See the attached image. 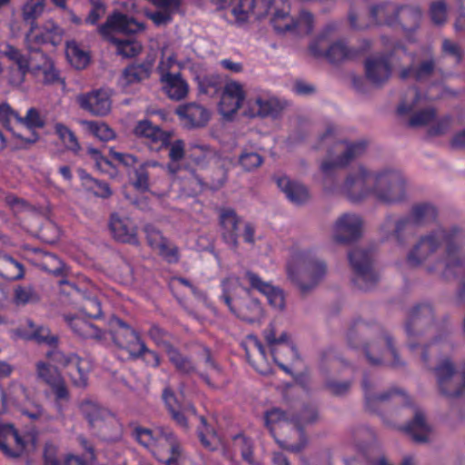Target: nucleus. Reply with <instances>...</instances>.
<instances>
[{
    "label": "nucleus",
    "instance_id": "nucleus-38",
    "mask_svg": "<svg viewBox=\"0 0 465 465\" xmlns=\"http://www.w3.org/2000/svg\"><path fill=\"white\" fill-rule=\"evenodd\" d=\"M248 350L247 357H253L256 363L255 369L262 374H269L272 372V364L269 357L266 355L265 350L262 342L255 336H249L247 339Z\"/></svg>",
    "mask_w": 465,
    "mask_h": 465
},
{
    "label": "nucleus",
    "instance_id": "nucleus-9",
    "mask_svg": "<svg viewBox=\"0 0 465 465\" xmlns=\"http://www.w3.org/2000/svg\"><path fill=\"white\" fill-rule=\"evenodd\" d=\"M437 211L430 203L417 204L412 208L410 217L401 218L394 221L392 217H388L381 226V233L384 239L391 237L399 243H403L402 232L412 223H419L433 220L436 217Z\"/></svg>",
    "mask_w": 465,
    "mask_h": 465
},
{
    "label": "nucleus",
    "instance_id": "nucleus-16",
    "mask_svg": "<svg viewBox=\"0 0 465 465\" xmlns=\"http://www.w3.org/2000/svg\"><path fill=\"white\" fill-rule=\"evenodd\" d=\"M47 357L52 362L67 368L68 375L75 386L87 385V375L91 370V362L87 359L79 358L74 354L65 355L60 351H52L47 353Z\"/></svg>",
    "mask_w": 465,
    "mask_h": 465
},
{
    "label": "nucleus",
    "instance_id": "nucleus-8",
    "mask_svg": "<svg viewBox=\"0 0 465 465\" xmlns=\"http://www.w3.org/2000/svg\"><path fill=\"white\" fill-rule=\"evenodd\" d=\"M433 98V95L422 96L417 89L411 88L402 97L398 106V113L401 115L410 116V126L419 127L429 124L435 119L436 112L431 106H427L426 103Z\"/></svg>",
    "mask_w": 465,
    "mask_h": 465
},
{
    "label": "nucleus",
    "instance_id": "nucleus-26",
    "mask_svg": "<svg viewBox=\"0 0 465 465\" xmlns=\"http://www.w3.org/2000/svg\"><path fill=\"white\" fill-rule=\"evenodd\" d=\"M134 134L138 137L144 138L151 149L156 151L169 145L171 138L170 133L153 125L148 120L139 121L134 129Z\"/></svg>",
    "mask_w": 465,
    "mask_h": 465
},
{
    "label": "nucleus",
    "instance_id": "nucleus-10",
    "mask_svg": "<svg viewBox=\"0 0 465 465\" xmlns=\"http://www.w3.org/2000/svg\"><path fill=\"white\" fill-rule=\"evenodd\" d=\"M366 146V143L362 140L353 143L340 141L334 143L333 148L329 153L330 159L322 162L321 165V170L326 176L324 186L327 190H332L327 187V177L331 174L332 171L347 166L354 158L365 152Z\"/></svg>",
    "mask_w": 465,
    "mask_h": 465
},
{
    "label": "nucleus",
    "instance_id": "nucleus-47",
    "mask_svg": "<svg viewBox=\"0 0 465 465\" xmlns=\"http://www.w3.org/2000/svg\"><path fill=\"white\" fill-rule=\"evenodd\" d=\"M23 265L12 257L4 255L0 257V276L10 281L19 280L24 277Z\"/></svg>",
    "mask_w": 465,
    "mask_h": 465
},
{
    "label": "nucleus",
    "instance_id": "nucleus-5",
    "mask_svg": "<svg viewBox=\"0 0 465 465\" xmlns=\"http://www.w3.org/2000/svg\"><path fill=\"white\" fill-rule=\"evenodd\" d=\"M248 285L267 297L268 302L276 310L282 311L285 306V299L282 290L268 282L262 281L256 273L247 271L242 276L230 275L222 282L223 299L228 307H232L235 300L248 295Z\"/></svg>",
    "mask_w": 465,
    "mask_h": 465
},
{
    "label": "nucleus",
    "instance_id": "nucleus-32",
    "mask_svg": "<svg viewBox=\"0 0 465 465\" xmlns=\"http://www.w3.org/2000/svg\"><path fill=\"white\" fill-rule=\"evenodd\" d=\"M163 398L173 419L179 425L186 428L187 419L191 416L196 417L194 408L190 403H182L169 389L164 390Z\"/></svg>",
    "mask_w": 465,
    "mask_h": 465
},
{
    "label": "nucleus",
    "instance_id": "nucleus-39",
    "mask_svg": "<svg viewBox=\"0 0 465 465\" xmlns=\"http://www.w3.org/2000/svg\"><path fill=\"white\" fill-rule=\"evenodd\" d=\"M220 223L223 227V238L232 244L236 245L239 234L241 220L231 208H223L220 210Z\"/></svg>",
    "mask_w": 465,
    "mask_h": 465
},
{
    "label": "nucleus",
    "instance_id": "nucleus-2",
    "mask_svg": "<svg viewBox=\"0 0 465 465\" xmlns=\"http://www.w3.org/2000/svg\"><path fill=\"white\" fill-rule=\"evenodd\" d=\"M273 9L272 23L278 32L299 28L302 32L312 30V16L308 12H302L298 20L289 15V5L284 0H234L231 14L238 25L247 23L251 18H262Z\"/></svg>",
    "mask_w": 465,
    "mask_h": 465
},
{
    "label": "nucleus",
    "instance_id": "nucleus-41",
    "mask_svg": "<svg viewBox=\"0 0 465 465\" xmlns=\"http://www.w3.org/2000/svg\"><path fill=\"white\" fill-rule=\"evenodd\" d=\"M41 64L33 65L31 74L35 77L43 76V81L45 84H60L64 86V81L59 76L58 71L55 69L51 58L43 53H40Z\"/></svg>",
    "mask_w": 465,
    "mask_h": 465
},
{
    "label": "nucleus",
    "instance_id": "nucleus-18",
    "mask_svg": "<svg viewBox=\"0 0 465 465\" xmlns=\"http://www.w3.org/2000/svg\"><path fill=\"white\" fill-rule=\"evenodd\" d=\"M80 409L89 423L95 428L106 433L107 430H113L116 439L120 434V424L114 414L104 408H102L97 402L86 400L84 401Z\"/></svg>",
    "mask_w": 465,
    "mask_h": 465
},
{
    "label": "nucleus",
    "instance_id": "nucleus-45",
    "mask_svg": "<svg viewBox=\"0 0 465 465\" xmlns=\"http://www.w3.org/2000/svg\"><path fill=\"white\" fill-rule=\"evenodd\" d=\"M363 388L365 391L366 403L370 409L373 410L376 405L384 403L391 399H397V402H401L406 398L404 394L395 390L381 393H371L369 391V384L366 380L363 381Z\"/></svg>",
    "mask_w": 465,
    "mask_h": 465
},
{
    "label": "nucleus",
    "instance_id": "nucleus-64",
    "mask_svg": "<svg viewBox=\"0 0 465 465\" xmlns=\"http://www.w3.org/2000/svg\"><path fill=\"white\" fill-rule=\"evenodd\" d=\"M177 65L179 68L182 67V64L177 61L176 56L173 54H168L166 51L163 52V56L158 65V72L160 77L165 74H171L170 70L173 66Z\"/></svg>",
    "mask_w": 465,
    "mask_h": 465
},
{
    "label": "nucleus",
    "instance_id": "nucleus-27",
    "mask_svg": "<svg viewBox=\"0 0 465 465\" xmlns=\"http://www.w3.org/2000/svg\"><path fill=\"white\" fill-rule=\"evenodd\" d=\"M265 340L271 348V354L275 363L279 365L285 372H289V369L282 362L280 354L290 355L291 358L296 357V351L288 341V335L282 332L276 337L272 328L265 331Z\"/></svg>",
    "mask_w": 465,
    "mask_h": 465
},
{
    "label": "nucleus",
    "instance_id": "nucleus-57",
    "mask_svg": "<svg viewBox=\"0 0 465 465\" xmlns=\"http://www.w3.org/2000/svg\"><path fill=\"white\" fill-rule=\"evenodd\" d=\"M80 176L81 179L85 181L86 183H90L89 189L93 191L96 196L107 198L112 194V191L106 183L93 179L84 171H80Z\"/></svg>",
    "mask_w": 465,
    "mask_h": 465
},
{
    "label": "nucleus",
    "instance_id": "nucleus-60",
    "mask_svg": "<svg viewBox=\"0 0 465 465\" xmlns=\"http://www.w3.org/2000/svg\"><path fill=\"white\" fill-rule=\"evenodd\" d=\"M431 313V309L428 305H421L417 307L413 312L411 321L406 324V332L408 335L414 334V330L420 325V316H429Z\"/></svg>",
    "mask_w": 465,
    "mask_h": 465
},
{
    "label": "nucleus",
    "instance_id": "nucleus-56",
    "mask_svg": "<svg viewBox=\"0 0 465 465\" xmlns=\"http://www.w3.org/2000/svg\"><path fill=\"white\" fill-rule=\"evenodd\" d=\"M45 0H26L22 8L24 20L34 22L45 9Z\"/></svg>",
    "mask_w": 465,
    "mask_h": 465
},
{
    "label": "nucleus",
    "instance_id": "nucleus-53",
    "mask_svg": "<svg viewBox=\"0 0 465 465\" xmlns=\"http://www.w3.org/2000/svg\"><path fill=\"white\" fill-rule=\"evenodd\" d=\"M432 70L433 63L429 60L423 62L419 68H414L413 65L409 68H403L400 73V76L401 79L412 77L416 80H422L430 75Z\"/></svg>",
    "mask_w": 465,
    "mask_h": 465
},
{
    "label": "nucleus",
    "instance_id": "nucleus-13",
    "mask_svg": "<svg viewBox=\"0 0 465 465\" xmlns=\"http://www.w3.org/2000/svg\"><path fill=\"white\" fill-rule=\"evenodd\" d=\"M348 256L354 272V284L361 290L372 288L378 281V274L372 267L370 252L362 247H356L349 252Z\"/></svg>",
    "mask_w": 465,
    "mask_h": 465
},
{
    "label": "nucleus",
    "instance_id": "nucleus-49",
    "mask_svg": "<svg viewBox=\"0 0 465 465\" xmlns=\"http://www.w3.org/2000/svg\"><path fill=\"white\" fill-rule=\"evenodd\" d=\"M40 296L30 285H18L14 289V302L17 306L35 303Z\"/></svg>",
    "mask_w": 465,
    "mask_h": 465
},
{
    "label": "nucleus",
    "instance_id": "nucleus-62",
    "mask_svg": "<svg viewBox=\"0 0 465 465\" xmlns=\"http://www.w3.org/2000/svg\"><path fill=\"white\" fill-rule=\"evenodd\" d=\"M82 313L89 318H99L102 315L101 303L96 297H87L84 299Z\"/></svg>",
    "mask_w": 465,
    "mask_h": 465
},
{
    "label": "nucleus",
    "instance_id": "nucleus-7",
    "mask_svg": "<svg viewBox=\"0 0 465 465\" xmlns=\"http://www.w3.org/2000/svg\"><path fill=\"white\" fill-rule=\"evenodd\" d=\"M326 273L325 262L306 252L293 254L287 264L288 278L302 292H307L315 287Z\"/></svg>",
    "mask_w": 465,
    "mask_h": 465
},
{
    "label": "nucleus",
    "instance_id": "nucleus-42",
    "mask_svg": "<svg viewBox=\"0 0 465 465\" xmlns=\"http://www.w3.org/2000/svg\"><path fill=\"white\" fill-rule=\"evenodd\" d=\"M404 430L417 442L429 440L432 433L420 411H415L413 420L404 427Z\"/></svg>",
    "mask_w": 465,
    "mask_h": 465
},
{
    "label": "nucleus",
    "instance_id": "nucleus-15",
    "mask_svg": "<svg viewBox=\"0 0 465 465\" xmlns=\"http://www.w3.org/2000/svg\"><path fill=\"white\" fill-rule=\"evenodd\" d=\"M286 106L284 101L270 92L261 91L251 95L245 104L243 114L248 117H277Z\"/></svg>",
    "mask_w": 465,
    "mask_h": 465
},
{
    "label": "nucleus",
    "instance_id": "nucleus-30",
    "mask_svg": "<svg viewBox=\"0 0 465 465\" xmlns=\"http://www.w3.org/2000/svg\"><path fill=\"white\" fill-rule=\"evenodd\" d=\"M311 53L315 56H326L331 62L337 63L351 56V52L343 42H336L328 46L324 37L318 38L310 45Z\"/></svg>",
    "mask_w": 465,
    "mask_h": 465
},
{
    "label": "nucleus",
    "instance_id": "nucleus-50",
    "mask_svg": "<svg viewBox=\"0 0 465 465\" xmlns=\"http://www.w3.org/2000/svg\"><path fill=\"white\" fill-rule=\"evenodd\" d=\"M170 144L169 158L171 163L166 165L167 171L171 174H175L180 170V164L178 163L184 156V143L182 140H176Z\"/></svg>",
    "mask_w": 465,
    "mask_h": 465
},
{
    "label": "nucleus",
    "instance_id": "nucleus-40",
    "mask_svg": "<svg viewBox=\"0 0 465 465\" xmlns=\"http://www.w3.org/2000/svg\"><path fill=\"white\" fill-rule=\"evenodd\" d=\"M65 321L71 330L84 339L101 340L104 332L95 325L78 315H66Z\"/></svg>",
    "mask_w": 465,
    "mask_h": 465
},
{
    "label": "nucleus",
    "instance_id": "nucleus-33",
    "mask_svg": "<svg viewBox=\"0 0 465 465\" xmlns=\"http://www.w3.org/2000/svg\"><path fill=\"white\" fill-rule=\"evenodd\" d=\"M276 183L287 199L294 204H302L310 199L308 189L287 176L277 177Z\"/></svg>",
    "mask_w": 465,
    "mask_h": 465
},
{
    "label": "nucleus",
    "instance_id": "nucleus-28",
    "mask_svg": "<svg viewBox=\"0 0 465 465\" xmlns=\"http://www.w3.org/2000/svg\"><path fill=\"white\" fill-rule=\"evenodd\" d=\"M150 338L158 346H162L174 366L183 372H190L193 366L190 361L183 357L165 339L166 333L158 326H152L148 332Z\"/></svg>",
    "mask_w": 465,
    "mask_h": 465
},
{
    "label": "nucleus",
    "instance_id": "nucleus-21",
    "mask_svg": "<svg viewBox=\"0 0 465 465\" xmlns=\"http://www.w3.org/2000/svg\"><path fill=\"white\" fill-rule=\"evenodd\" d=\"M112 94L107 89H97L77 95L79 106L94 116H104L112 109Z\"/></svg>",
    "mask_w": 465,
    "mask_h": 465
},
{
    "label": "nucleus",
    "instance_id": "nucleus-19",
    "mask_svg": "<svg viewBox=\"0 0 465 465\" xmlns=\"http://www.w3.org/2000/svg\"><path fill=\"white\" fill-rule=\"evenodd\" d=\"M362 233V219L356 213H343L331 227V239L338 243L356 241Z\"/></svg>",
    "mask_w": 465,
    "mask_h": 465
},
{
    "label": "nucleus",
    "instance_id": "nucleus-35",
    "mask_svg": "<svg viewBox=\"0 0 465 465\" xmlns=\"http://www.w3.org/2000/svg\"><path fill=\"white\" fill-rule=\"evenodd\" d=\"M160 80L163 90L170 99L179 101L186 97L189 85L179 73L163 74Z\"/></svg>",
    "mask_w": 465,
    "mask_h": 465
},
{
    "label": "nucleus",
    "instance_id": "nucleus-36",
    "mask_svg": "<svg viewBox=\"0 0 465 465\" xmlns=\"http://www.w3.org/2000/svg\"><path fill=\"white\" fill-rule=\"evenodd\" d=\"M177 114L188 127H200L204 125L209 118V112L196 104L181 105L177 108Z\"/></svg>",
    "mask_w": 465,
    "mask_h": 465
},
{
    "label": "nucleus",
    "instance_id": "nucleus-54",
    "mask_svg": "<svg viewBox=\"0 0 465 465\" xmlns=\"http://www.w3.org/2000/svg\"><path fill=\"white\" fill-rule=\"evenodd\" d=\"M36 370L38 377L49 386L52 384H57V382L63 378L57 368L49 363L47 364L43 361H39L36 364Z\"/></svg>",
    "mask_w": 465,
    "mask_h": 465
},
{
    "label": "nucleus",
    "instance_id": "nucleus-4",
    "mask_svg": "<svg viewBox=\"0 0 465 465\" xmlns=\"http://www.w3.org/2000/svg\"><path fill=\"white\" fill-rule=\"evenodd\" d=\"M443 242L447 244L443 274L447 278L450 277L452 272L456 273L457 268H460L461 258L459 247L449 240L441 228L420 238L408 254V262L412 266H417L430 262Z\"/></svg>",
    "mask_w": 465,
    "mask_h": 465
},
{
    "label": "nucleus",
    "instance_id": "nucleus-29",
    "mask_svg": "<svg viewBox=\"0 0 465 465\" xmlns=\"http://www.w3.org/2000/svg\"><path fill=\"white\" fill-rule=\"evenodd\" d=\"M230 311L238 318L248 322H256L263 317V308L257 299L248 295L243 296L240 300H235Z\"/></svg>",
    "mask_w": 465,
    "mask_h": 465
},
{
    "label": "nucleus",
    "instance_id": "nucleus-48",
    "mask_svg": "<svg viewBox=\"0 0 465 465\" xmlns=\"http://www.w3.org/2000/svg\"><path fill=\"white\" fill-rule=\"evenodd\" d=\"M198 419L202 423V428L199 429V437L202 444L211 450L223 447V444L221 438L208 428L204 418L200 416Z\"/></svg>",
    "mask_w": 465,
    "mask_h": 465
},
{
    "label": "nucleus",
    "instance_id": "nucleus-63",
    "mask_svg": "<svg viewBox=\"0 0 465 465\" xmlns=\"http://www.w3.org/2000/svg\"><path fill=\"white\" fill-rule=\"evenodd\" d=\"M199 91L202 94L213 96L218 91L217 79L213 76L197 77Z\"/></svg>",
    "mask_w": 465,
    "mask_h": 465
},
{
    "label": "nucleus",
    "instance_id": "nucleus-31",
    "mask_svg": "<svg viewBox=\"0 0 465 465\" xmlns=\"http://www.w3.org/2000/svg\"><path fill=\"white\" fill-rule=\"evenodd\" d=\"M26 441L11 424L0 426V449L12 457L19 456L25 449Z\"/></svg>",
    "mask_w": 465,
    "mask_h": 465
},
{
    "label": "nucleus",
    "instance_id": "nucleus-43",
    "mask_svg": "<svg viewBox=\"0 0 465 465\" xmlns=\"http://www.w3.org/2000/svg\"><path fill=\"white\" fill-rule=\"evenodd\" d=\"M26 328H18L15 331L17 337L25 340H35L38 342H46L52 344L55 342L56 339L50 335L47 328L37 327L31 321H27Z\"/></svg>",
    "mask_w": 465,
    "mask_h": 465
},
{
    "label": "nucleus",
    "instance_id": "nucleus-3",
    "mask_svg": "<svg viewBox=\"0 0 465 465\" xmlns=\"http://www.w3.org/2000/svg\"><path fill=\"white\" fill-rule=\"evenodd\" d=\"M134 436L165 465H198L189 456L181 452L179 443L168 429L136 428Z\"/></svg>",
    "mask_w": 465,
    "mask_h": 465
},
{
    "label": "nucleus",
    "instance_id": "nucleus-24",
    "mask_svg": "<svg viewBox=\"0 0 465 465\" xmlns=\"http://www.w3.org/2000/svg\"><path fill=\"white\" fill-rule=\"evenodd\" d=\"M366 357L371 364H381L382 362H390L398 365L396 351L391 345V341L388 336H384L378 341L366 345L364 348Z\"/></svg>",
    "mask_w": 465,
    "mask_h": 465
},
{
    "label": "nucleus",
    "instance_id": "nucleus-44",
    "mask_svg": "<svg viewBox=\"0 0 465 465\" xmlns=\"http://www.w3.org/2000/svg\"><path fill=\"white\" fill-rule=\"evenodd\" d=\"M65 54L68 62L76 69H84L90 62V55L75 41L66 43Z\"/></svg>",
    "mask_w": 465,
    "mask_h": 465
},
{
    "label": "nucleus",
    "instance_id": "nucleus-11",
    "mask_svg": "<svg viewBox=\"0 0 465 465\" xmlns=\"http://www.w3.org/2000/svg\"><path fill=\"white\" fill-rule=\"evenodd\" d=\"M121 330L116 333L115 342L119 347L125 349L132 357H142L148 366L158 367L160 364L159 355L148 350L139 335L127 324L119 322Z\"/></svg>",
    "mask_w": 465,
    "mask_h": 465
},
{
    "label": "nucleus",
    "instance_id": "nucleus-22",
    "mask_svg": "<svg viewBox=\"0 0 465 465\" xmlns=\"http://www.w3.org/2000/svg\"><path fill=\"white\" fill-rule=\"evenodd\" d=\"M246 94L243 85L236 81H228L223 87L219 111L224 117L234 114L242 106Z\"/></svg>",
    "mask_w": 465,
    "mask_h": 465
},
{
    "label": "nucleus",
    "instance_id": "nucleus-34",
    "mask_svg": "<svg viewBox=\"0 0 465 465\" xmlns=\"http://www.w3.org/2000/svg\"><path fill=\"white\" fill-rule=\"evenodd\" d=\"M154 61L155 55L149 54L143 64H132L126 67L122 74L121 84L127 87L130 84L147 79L151 74Z\"/></svg>",
    "mask_w": 465,
    "mask_h": 465
},
{
    "label": "nucleus",
    "instance_id": "nucleus-17",
    "mask_svg": "<svg viewBox=\"0 0 465 465\" xmlns=\"http://www.w3.org/2000/svg\"><path fill=\"white\" fill-rule=\"evenodd\" d=\"M0 54L16 66L15 68L11 67L8 71L9 84L15 86L21 85L25 80L26 74L31 73L30 56L6 42L0 44Z\"/></svg>",
    "mask_w": 465,
    "mask_h": 465
},
{
    "label": "nucleus",
    "instance_id": "nucleus-1",
    "mask_svg": "<svg viewBox=\"0 0 465 465\" xmlns=\"http://www.w3.org/2000/svg\"><path fill=\"white\" fill-rule=\"evenodd\" d=\"M340 190L352 203L371 197L378 203L392 205L408 198L407 179L392 167L371 169L360 164L346 176Z\"/></svg>",
    "mask_w": 465,
    "mask_h": 465
},
{
    "label": "nucleus",
    "instance_id": "nucleus-59",
    "mask_svg": "<svg viewBox=\"0 0 465 465\" xmlns=\"http://www.w3.org/2000/svg\"><path fill=\"white\" fill-rule=\"evenodd\" d=\"M233 448L241 452L242 457L248 462H252V442L242 435H237L233 438Z\"/></svg>",
    "mask_w": 465,
    "mask_h": 465
},
{
    "label": "nucleus",
    "instance_id": "nucleus-23",
    "mask_svg": "<svg viewBox=\"0 0 465 465\" xmlns=\"http://www.w3.org/2000/svg\"><path fill=\"white\" fill-rule=\"evenodd\" d=\"M109 230L113 237L119 242L137 244V226L129 217L113 213L109 220Z\"/></svg>",
    "mask_w": 465,
    "mask_h": 465
},
{
    "label": "nucleus",
    "instance_id": "nucleus-52",
    "mask_svg": "<svg viewBox=\"0 0 465 465\" xmlns=\"http://www.w3.org/2000/svg\"><path fill=\"white\" fill-rule=\"evenodd\" d=\"M54 131L64 145L74 153L80 150V144L75 134L66 125L57 123L54 125Z\"/></svg>",
    "mask_w": 465,
    "mask_h": 465
},
{
    "label": "nucleus",
    "instance_id": "nucleus-20",
    "mask_svg": "<svg viewBox=\"0 0 465 465\" xmlns=\"http://www.w3.org/2000/svg\"><path fill=\"white\" fill-rule=\"evenodd\" d=\"M401 54H405V51L398 46L390 57L372 55L367 58L365 61V73L368 80L374 84L385 83L391 76V64L393 63L394 56L401 57Z\"/></svg>",
    "mask_w": 465,
    "mask_h": 465
},
{
    "label": "nucleus",
    "instance_id": "nucleus-51",
    "mask_svg": "<svg viewBox=\"0 0 465 465\" xmlns=\"http://www.w3.org/2000/svg\"><path fill=\"white\" fill-rule=\"evenodd\" d=\"M371 14L375 23L383 24L390 23L399 14V10L394 5L387 3L373 6Z\"/></svg>",
    "mask_w": 465,
    "mask_h": 465
},
{
    "label": "nucleus",
    "instance_id": "nucleus-12",
    "mask_svg": "<svg viewBox=\"0 0 465 465\" xmlns=\"http://www.w3.org/2000/svg\"><path fill=\"white\" fill-rule=\"evenodd\" d=\"M45 125L44 118L35 108L27 110L25 117L18 118L17 125L9 129L15 142H11V148L14 150L26 148L28 145L35 143L39 136L35 129L41 128Z\"/></svg>",
    "mask_w": 465,
    "mask_h": 465
},
{
    "label": "nucleus",
    "instance_id": "nucleus-37",
    "mask_svg": "<svg viewBox=\"0 0 465 465\" xmlns=\"http://www.w3.org/2000/svg\"><path fill=\"white\" fill-rule=\"evenodd\" d=\"M159 10L150 12L144 10L145 15L150 18L157 26L166 25L171 22L172 15L179 8L181 0H149Z\"/></svg>",
    "mask_w": 465,
    "mask_h": 465
},
{
    "label": "nucleus",
    "instance_id": "nucleus-55",
    "mask_svg": "<svg viewBox=\"0 0 465 465\" xmlns=\"http://www.w3.org/2000/svg\"><path fill=\"white\" fill-rule=\"evenodd\" d=\"M88 154L90 155L91 160L94 162V166L101 173H104L109 174L110 176H114L116 174L115 168L113 166L112 163L105 158L98 150L94 148L88 149Z\"/></svg>",
    "mask_w": 465,
    "mask_h": 465
},
{
    "label": "nucleus",
    "instance_id": "nucleus-61",
    "mask_svg": "<svg viewBox=\"0 0 465 465\" xmlns=\"http://www.w3.org/2000/svg\"><path fill=\"white\" fill-rule=\"evenodd\" d=\"M19 115L7 104H0V121L7 126V130L17 125Z\"/></svg>",
    "mask_w": 465,
    "mask_h": 465
},
{
    "label": "nucleus",
    "instance_id": "nucleus-46",
    "mask_svg": "<svg viewBox=\"0 0 465 465\" xmlns=\"http://www.w3.org/2000/svg\"><path fill=\"white\" fill-rule=\"evenodd\" d=\"M80 124L86 132L101 141L107 142L115 137L114 131L105 123L82 120Z\"/></svg>",
    "mask_w": 465,
    "mask_h": 465
},
{
    "label": "nucleus",
    "instance_id": "nucleus-25",
    "mask_svg": "<svg viewBox=\"0 0 465 465\" xmlns=\"http://www.w3.org/2000/svg\"><path fill=\"white\" fill-rule=\"evenodd\" d=\"M143 231L147 242L153 250L156 251L169 262L178 261L177 248L173 246L154 225L146 224Z\"/></svg>",
    "mask_w": 465,
    "mask_h": 465
},
{
    "label": "nucleus",
    "instance_id": "nucleus-6",
    "mask_svg": "<svg viewBox=\"0 0 465 465\" xmlns=\"http://www.w3.org/2000/svg\"><path fill=\"white\" fill-rule=\"evenodd\" d=\"M143 29V24L119 12L109 15L105 24L98 28L99 33L115 45L117 54L126 58L138 55L143 49L142 44L133 39H119L112 36L111 34L113 32L134 34Z\"/></svg>",
    "mask_w": 465,
    "mask_h": 465
},
{
    "label": "nucleus",
    "instance_id": "nucleus-58",
    "mask_svg": "<svg viewBox=\"0 0 465 465\" xmlns=\"http://www.w3.org/2000/svg\"><path fill=\"white\" fill-rule=\"evenodd\" d=\"M265 425L272 433L277 426L288 424L289 419L280 409H272L265 413Z\"/></svg>",
    "mask_w": 465,
    "mask_h": 465
},
{
    "label": "nucleus",
    "instance_id": "nucleus-14",
    "mask_svg": "<svg viewBox=\"0 0 465 465\" xmlns=\"http://www.w3.org/2000/svg\"><path fill=\"white\" fill-rule=\"evenodd\" d=\"M64 33V29L52 19L45 21L41 25L32 23L25 35V45L30 52H37L38 46L45 44L57 46L63 42Z\"/></svg>",
    "mask_w": 465,
    "mask_h": 465
}]
</instances>
